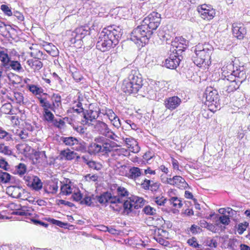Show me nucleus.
Returning <instances> with one entry per match:
<instances>
[{
    "instance_id": "obj_1",
    "label": "nucleus",
    "mask_w": 250,
    "mask_h": 250,
    "mask_svg": "<svg viewBox=\"0 0 250 250\" xmlns=\"http://www.w3.org/2000/svg\"><path fill=\"white\" fill-rule=\"evenodd\" d=\"M161 21L159 13H151L143 20L141 25L133 29L130 35V40L143 46L148 42L153 31L159 26Z\"/></svg>"
},
{
    "instance_id": "obj_2",
    "label": "nucleus",
    "mask_w": 250,
    "mask_h": 250,
    "mask_svg": "<svg viewBox=\"0 0 250 250\" xmlns=\"http://www.w3.org/2000/svg\"><path fill=\"white\" fill-rule=\"evenodd\" d=\"M123 34L119 26H110L104 28L100 33L96 47L102 52H105L115 47L119 43Z\"/></svg>"
},
{
    "instance_id": "obj_3",
    "label": "nucleus",
    "mask_w": 250,
    "mask_h": 250,
    "mask_svg": "<svg viewBox=\"0 0 250 250\" xmlns=\"http://www.w3.org/2000/svg\"><path fill=\"white\" fill-rule=\"evenodd\" d=\"M117 195H112L111 193L106 191L100 195L96 196V199L101 204L105 205L110 203L109 208L115 211L120 212L122 210L123 201L126 200L129 195V192L123 187H118L116 190Z\"/></svg>"
},
{
    "instance_id": "obj_4",
    "label": "nucleus",
    "mask_w": 250,
    "mask_h": 250,
    "mask_svg": "<svg viewBox=\"0 0 250 250\" xmlns=\"http://www.w3.org/2000/svg\"><path fill=\"white\" fill-rule=\"evenodd\" d=\"M233 70L230 73L229 75H226V73H228V71L226 68L223 67L222 69L223 71L220 81L224 80L231 83L230 86H233V88L231 90H236L238 88L239 85L244 82L247 78L246 73V67L243 65L237 64L235 62L233 65Z\"/></svg>"
},
{
    "instance_id": "obj_5",
    "label": "nucleus",
    "mask_w": 250,
    "mask_h": 250,
    "mask_svg": "<svg viewBox=\"0 0 250 250\" xmlns=\"http://www.w3.org/2000/svg\"><path fill=\"white\" fill-rule=\"evenodd\" d=\"M143 85V79L138 70H131L128 77L124 80L122 89L125 93L136 94L141 91Z\"/></svg>"
},
{
    "instance_id": "obj_6",
    "label": "nucleus",
    "mask_w": 250,
    "mask_h": 250,
    "mask_svg": "<svg viewBox=\"0 0 250 250\" xmlns=\"http://www.w3.org/2000/svg\"><path fill=\"white\" fill-rule=\"evenodd\" d=\"M213 50V48L208 43L199 44L194 50L195 56H193V62L197 65L204 63L209 65L211 64V55Z\"/></svg>"
},
{
    "instance_id": "obj_7",
    "label": "nucleus",
    "mask_w": 250,
    "mask_h": 250,
    "mask_svg": "<svg viewBox=\"0 0 250 250\" xmlns=\"http://www.w3.org/2000/svg\"><path fill=\"white\" fill-rule=\"evenodd\" d=\"M110 145L108 139L104 137L98 136L95 138L94 142L88 146V152L91 155L101 153L108 154L111 152Z\"/></svg>"
},
{
    "instance_id": "obj_8",
    "label": "nucleus",
    "mask_w": 250,
    "mask_h": 250,
    "mask_svg": "<svg viewBox=\"0 0 250 250\" xmlns=\"http://www.w3.org/2000/svg\"><path fill=\"white\" fill-rule=\"evenodd\" d=\"M90 28L87 25H84L79 27L75 29L71 33V37L70 42L71 44H76L78 47H81L82 45L83 39L90 34Z\"/></svg>"
},
{
    "instance_id": "obj_9",
    "label": "nucleus",
    "mask_w": 250,
    "mask_h": 250,
    "mask_svg": "<svg viewBox=\"0 0 250 250\" xmlns=\"http://www.w3.org/2000/svg\"><path fill=\"white\" fill-rule=\"evenodd\" d=\"M183 51L173 50L172 53L166 59L165 65L169 69H174L180 64L181 61L184 59Z\"/></svg>"
},
{
    "instance_id": "obj_10",
    "label": "nucleus",
    "mask_w": 250,
    "mask_h": 250,
    "mask_svg": "<svg viewBox=\"0 0 250 250\" xmlns=\"http://www.w3.org/2000/svg\"><path fill=\"white\" fill-rule=\"evenodd\" d=\"M204 97L206 99L205 104L208 106L214 105L218 108L219 106V96L217 91L211 87H207L204 93Z\"/></svg>"
},
{
    "instance_id": "obj_11",
    "label": "nucleus",
    "mask_w": 250,
    "mask_h": 250,
    "mask_svg": "<svg viewBox=\"0 0 250 250\" xmlns=\"http://www.w3.org/2000/svg\"><path fill=\"white\" fill-rule=\"evenodd\" d=\"M34 53H31V55L33 57V59L27 60L26 63L34 71H39L43 66L42 62L40 61L43 55L42 51H38L36 54V57L33 56Z\"/></svg>"
},
{
    "instance_id": "obj_12",
    "label": "nucleus",
    "mask_w": 250,
    "mask_h": 250,
    "mask_svg": "<svg viewBox=\"0 0 250 250\" xmlns=\"http://www.w3.org/2000/svg\"><path fill=\"white\" fill-rule=\"evenodd\" d=\"M100 110L94 111L92 110H86L85 112H83V120H82L83 125H86L88 126L93 125L94 123L92 122L96 120L98 118L99 115Z\"/></svg>"
},
{
    "instance_id": "obj_13",
    "label": "nucleus",
    "mask_w": 250,
    "mask_h": 250,
    "mask_svg": "<svg viewBox=\"0 0 250 250\" xmlns=\"http://www.w3.org/2000/svg\"><path fill=\"white\" fill-rule=\"evenodd\" d=\"M121 205H122V213L125 215H129L130 213L134 212L135 210L138 209L139 207V206L134 205L133 200L131 197L127 198Z\"/></svg>"
},
{
    "instance_id": "obj_14",
    "label": "nucleus",
    "mask_w": 250,
    "mask_h": 250,
    "mask_svg": "<svg viewBox=\"0 0 250 250\" xmlns=\"http://www.w3.org/2000/svg\"><path fill=\"white\" fill-rule=\"evenodd\" d=\"M189 41L184 38L183 37H176L173 41L171 42V45L175 47L174 49L176 50H180L183 51V55H185V49L188 46Z\"/></svg>"
},
{
    "instance_id": "obj_15",
    "label": "nucleus",
    "mask_w": 250,
    "mask_h": 250,
    "mask_svg": "<svg viewBox=\"0 0 250 250\" xmlns=\"http://www.w3.org/2000/svg\"><path fill=\"white\" fill-rule=\"evenodd\" d=\"M232 34L238 39L241 40L246 34V29L243 24L236 22L232 24Z\"/></svg>"
},
{
    "instance_id": "obj_16",
    "label": "nucleus",
    "mask_w": 250,
    "mask_h": 250,
    "mask_svg": "<svg viewBox=\"0 0 250 250\" xmlns=\"http://www.w3.org/2000/svg\"><path fill=\"white\" fill-rule=\"evenodd\" d=\"M182 101L178 96H172L167 98L165 100V105L167 109L173 110L178 107Z\"/></svg>"
},
{
    "instance_id": "obj_17",
    "label": "nucleus",
    "mask_w": 250,
    "mask_h": 250,
    "mask_svg": "<svg viewBox=\"0 0 250 250\" xmlns=\"http://www.w3.org/2000/svg\"><path fill=\"white\" fill-rule=\"evenodd\" d=\"M206 7H207V4H203L200 8H198V11L202 19L210 20L215 16V11L214 9H208L207 10Z\"/></svg>"
},
{
    "instance_id": "obj_18",
    "label": "nucleus",
    "mask_w": 250,
    "mask_h": 250,
    "mask_svg": "<svg viewBox=\"0 0 250 250\" xmlns=\"http://www.w3.org/2000/svg\"><path fill=\"white\" fill-rule=\"evenodd\" d=\"M93 125L96 131L104 136H105L109 132V128L107 125L104 122L95 121V124Z\"/></svg>"
},
{
    "instance_id": "obj_19",
    "label": "nucleus",
    "mask_w": 250,
    "mask_h": 250,
    "mask_svg": "<svg viewBox=\"0 0 250 250\" xmlns=\"http://www.w3.org/2000/svg\"><path fill=\"white\" fill-rule=\"evenodd\" d=\"M7 189L8 194L12 197L16 198H20L21 192H23L21 188L17 186H9Z\"/></svg>"
},
{
    "instance_id": "obj_20",
    "label": "nucleus",
    "mask_w": 250,
    "mask_h": 250,
    "mask_svg": "<svg viewBox=\"0 0 250 250\" xmlns=\"http://www.w3.org/2000/svg\"><path fill=\"white\" fill-rule=\"evenodd\" d=\"M32 209L28 207L21 205L19 210L13 211L11 214L20 216H31L32 214Z\"/></svg>"
},
{
    "instance_id": "obj_21",
    "label": "nucleus",
    "mask_w": 250,
    "mask_h": 250,
    "mask_svg": "<svg viewBox=\"0 0 250 250\" xmlns=\"http://www.w3.org/2000/svg\"><path fill=\"white\" fill-rule=\"evenodd\" d=\"M7 49L0 47V60L1 62L2 65L5 67L11 60L10 58L7 53Z\"/></svg>"
},
{
    "instance_id": "obj_22",
    "label": "nucleus",
    "mask_w": 250,
    "mask_h": 250,
    "mask_svg": "<svg viewBox=\"0 0 250 250\" xmlns=\"http://www.w3.org/2000/svg\"><path fill=\"white\" fill-rule=\"evenodd\" d=\"M174 181L173 186L179 188H186L188 184L185 180L180 176H174L173 177Z\"/></svg>"
},
{
    "instance_id": "obj_23",
    "label": "nucleus",
    "mask_w": 250,
    "mask_h": 250,
    "mask_svg": "<svg viewBox=\"0 0 250 250\" xmlns=\"http://www.w3.org/2000/svg\"><path fill=\"white\" fill-rule=\"evenodd\" d=\"M4 68L6 69H13L17 72L22 70L21 63L17 61L10 60Z\"/></svg>"
},
{
    "instance_id": "obj_24",
    "label": "nucleus",
    "mask_w": 250,
    "mask_h": 250,
    "mask_svg": "<svg viewBox=\"0 0 250 250\" xmlns=\"http://www.w3.org/2000/svg\"><path fill=\"white\" fill-rule=\"evenodd\" d=\"M143 174L142 169H141L138 167H131L129 170L128 177L130 179L135 180Z\"/></svg>"
},
{
    "instance_id": "obj_25",
    "label": "nucleus",
    "mask_w": 250,
    "mask_h": 250,
    "mask_svg": "<svg viewBox=\"0 0 250 250\" xmlns=\"http://www.w3.org/2000/svg\"><path fill=\"white\" fill-rule=\"evenodd\" d=\"M29 186L35 190L38 191L42 188V183L38 177L33 176Z\"/></svg>"
},
{
    "instance_id": "obj_26",
    "label": "nucleus",
    "mask_w": 250,
    "mask_h": 250,
    "mask_svg": "<svg viewBox=\"0 0 250 250\" xmlns=\"http://www.w3.org/2000/svg\"><path fill=\"white\" fill-rule=\"evenodd\" d=\"M76 154V153L69 149L63 150L61 151L60 157L61 159L65 158L67 160H71L75 158Z\"/></svg>"
},
{
    "instance_id": "obj_27",
    "label": "nucleus",
    "mask_w": 250,
    "mask_h": 250,
    "mask_svg": "<svg viewBox=\"0 0 250 250\" xmlns=\"http://www.w3.org/2000/svg\"><path fill=\"white\" fill-rule=\"evenodd\" d=\"M72 149L82 153H84L86 152V143L82 140L79 141L77 139V142L75 144Z\"/></svg>"
},
{
    "instance_id": "obj_28",
    "label": "nucleus",
    "mask_w": 250,
    "mask_h": 250,
    "mask_svg": "<svg viewBox=\"0 0 250 250\" xmlns=\"http://www.w3.org/2000/svg\"><path fill=\"white\" fill-rule=\"evenodd\" d=\"M62 141L65 145L71 146L72 149L75 144L77 142V139L73 137H63Z\"/></svg>"
},
{
    "instance_id": "obj_29",
    "label": "nucleus",
    "mask_w": 250,
    "mask_h": 250,
    "mask_svg": "<svg viewBox=\"0 0 250 250\" xmlns=\"http://www.w3.org/2000/svg\"><path fill=\"white\" fill-rule=\"evenodd\" d=\"M12 176L6 172H2L0 170V180L3 184L10 183L12 179Z\"/></svg>"
},
{
    "instance_id": "obj_30",
    "label": "nucleus",
    "mask_w": 250,
    "mask_h": 250,
    "mask_svg": "<svg viewBox=\"0 0 250 250\" xmlns=\"http://www.w3.org/2000/svg\"><path fill=\"white\" fill-rule=\"evenodd\" d=\"M0 139L6 141H9L12 140L11 134L6 131L2 127L0 126Z\"/></svg>"
},
{
    "instance_id": "obj_31",
    "label": "nucleus",
    "mask_w": 250,
    "mask_h": 250,
    "mask_svg": "<svg viewBox=\"0 0 250 250\" xmlns=\"http://www.w3.org/2000/svg\"><path fill=\"white\" fill-rule=\"evenodd\" d=\"M43 119L49 123H51L55 118L53 114L49 110H46L43 111Z\"/></svg>"
},
{
    "instance_id": "obj_32",
    "label": "nucleus",
    "mask_w": 250,
    "mask_h": 250,
    "mask_svg": "<svg viewBox=\"0 0 250 250\" xmlns=\"http://www.w3.org/2000/svg\"><path fill=\"white\" fill-rule=\"evenodd\" d=\"M52 104L54 109L58 108L61 104V97L58 94H53L52 97Z\"/></svg>"
},
{
    "instance_id": "obj_33",
    "label": "nucleus",
    "mask_w": 250,
    "mask_h": 250,
    "mask_svg": "<svg viewBox=\"0 0 250 250\" xmlns=\"http://www.w3.org/2000/svg\"><path fill=\"white\" fill-rule=\"evenodd\" d=\"M47 221L51 223V224L58 226L62 228L65 229L67 228V227L69 226V224L67 223H64L61 221L54 219L53 218H49L47 219Z\"/></svg>"
},
{
    "instance_id": "obj_34",
    "label": "nucleus",
    "mask_w": 250,
    "mask_h": 250,
    "mask_svg": "<svg viewBox=\"0 0 250 250\" xmlns=\"http://www.w3.org/2000/svg\"><path fill=\"white\" fill-rule=\"evenodd\" d=\"M72 188L69 184H63L61 187V192L62 195H69L72 193Z\"/></svg>"
},
{
    "instance_id": "obj_35",
    "label": "nucleus",
    "mask_w": 250,
    "mask_h": 250,
    "mask_svg": "<svg viewBox=\"0 0 250 250\" xmlns=\"http://www.w3.org/2000/svg\"><path fill=\"white\" fill-rule=\"evenodd\" d=\"M15 171V173H17L20 175H23L26 171V166L24 164L20 163L16 167Z\"/></svg>"
},
{
    "instance_id": "obj_36",
    "label": "nucleus",
    "mask_w": 250,
    "mask_h": 250,
    "mask_svg": "<svg viewBox=\"0 0 250 250\" xmlns=\"http://www.w3.org/2000/svg\"><path fill=\"white\" fill-rule=\"evenodd\" d=\"M28 89L33 94L35 95H39L43 92V89L37 85L31 84L28 85Z\"/></svg>"
},
{
    "instance_id": "obj_37",
    "label": "nucleus",
    "mask_w": 250,
    "mask_h": 250,
    "mask_svg": "<svg viewBox=\"0 0 250 250\" xmlns=\"http://www.w3.org/2000/svg\"><path fill=\"white\" fill-rule=\"evenodd\" d=\"M58 181L57 182H53L49 184V189L50 190L49 191H48L47 189L44 188V191L45 192L47 193H51L52 194H55L57 192L58 189Z\"/></svg>"
},
{
    "instance_id": "obj_38",
    "label": "nucleus",
    "mask_w": 250,
    "mask_h": 250,
    "mask_svg": "<svg viewBox=\"0 0 250 250\" xmlns=\"http://www.w3.org/2000/svg\"><path fill=\"white\" fill-rule=\"evenodd\" d=\"M169 202L173 206L176 208H180L182 206V201L177 197H173L170 198Z\"/></svg>"
},
{
    "instance_id": "obj_39",
    "label": "nucleus",
    "mask_w": 250,
    "mask_h": 250,
    "mask_svg": "<svg viewBox=\"0 0 250 250\" xmlns=\"http://www.w3.org/2000/svg\"><path fill=\"white\" fill-rule=\"evenodd\" d=\"M133 200V203H134V205L139 206L138 207V208H141L142 206L144 205L145 200L142 198L134 196L131 197Z\"/></svg>"
},
{
    "instance_id": "obj_40",
    "label": "nucleus",
    "mask_w": 250,
    "mask_h": 250,
    "mask_svg": "<svg viewBox=\"0 0 250 250\" xmlns=\"http://www.w3.org/2000/svg\"><path fill=\"white\" fill-rule=\"evenodd\" d=\"M71 75L74 80L77 83L80 82L83 79V77L81 74L80 72L77 70L72 72Z\"/></svg>"
},
{
    "instance_id": "obj_41",
    "label": "nucleus",
    "mask_w": 250,
    "mask_h": 250,
    "mask_svg": "<svg viewBox=\"0 0 250 250\" xmlns=\"http://www.w3.org/2000/svg\"><path fill=\"white\" fill-rule=\"evenodd\" d=\"M0 9L4 13V14L10 16L13 15V12H12L11 8L5 4H2L0 6Z\"/></svg>"
},
{
    "instance_id": "obj_42",
    "label": "nucleus",
    "mask_w": 250,
    "mask_h": 250,
    "mask_svg": "<svg viewBox=\"0 0 250 250\" xmlns=\"http://www.w3.org/2000/svg\"><path fill=\"white\" fill-rule=\"evenodd\" d=\"M249 226V223L245 222V223H240L238 225L237 228V231L239 234H242L246 229Z\"/></svg>"
},
{
    "instance_id": "obj_43",
    "label": "nucleus",
    "mask_w": 250,
    "mask_h": 250,
    "mask_svg": "<svg viewBox=\"0 0 250 250\" xmlns=\"http://www.w3.org/2000/svg\"><path fill=\"white\" fill-rule=\"evenodd\" d=\"M143 210L145 214L149 215H153L155 213L156 211V210L154 208L151 207L149 206H146L143 208Z\"/></svg>"
},
{
    "instance_id": "obj_44",
    "label": "nucleus",
    "mask_w": 250,
    "mask_h": 250,
    "mask_svg": "<svg viewBox=\"0 0 250 250\" xmlns=\"http://www.w3.org/2000/svg\"><path fill=\"white\" fill-rule=\"evenodd\" d=\"M51 123H52L54 126L58 128H61L65 125V123L62 120L59 119V120H58L57 119H55V118Z\"/></svg>"
},
{
    "instance_id": "obj_45",
    "label": "nucleus",
    "mask_w": 250,
    "mask_h": 250,
    "mask_svg": "<svg viewBox=\"0 0 250 250\" xmlns=\"http://www.w3.org/2000/svg\"><path fill=\"white\" fill-rule=\"evenodd\" d=\"M87 165L89 167L96 170H100L101 168V165L92 160H90Z\"/></svg>"
},
{
    "instance_id": "obj_46",
    "label": "nucleus",
    "mask_w": 250,
    "mask_h": 250,
    "mask_svg": "<svg viewBox=\"0 0 250 250\" xmlns=\"http://www.w3.org/2000/svg\"><path fill=\"white\" fill-rule=\"evenodd\" d=\"M0 153H2L6 155H10L11 153V151L9 149L8 146H5L3 144H0Z\"/></svg>"
},
{
    "instance_id": "obj_47",
    "label": "nucleus",
    "mask_w": 250,
    "mask_h": 250,
    "mask_svg": "<svg viewBox=\"0 0 250 250\" xmlns=\"http://www.w3.org/2000/svg\"><path fill=\"white\" fill-rule=\"evenodd\" d=\"M92 198L89 196H85L83 200L80 202L82 205H85L87 206H90L92 204Z\"/></svg>"
},
{
    "instance_id": "obj_48",
    "label": "nucleus",
    "mask_w": 250,
    "mask_h": 250,
    "mask_svg": "<svg viewBox=\"0 0 250 250\" xmlns=\"http://www.w3.org/2000/svg\"><path fill=\"white\" fill-rule=\"evenodd\" d=\"M219 220L222 224L225 225H229L230 222L229 217L226 215L220 216L219 218Z\"/></svg>"
},
{
    "instance_id": "obj_49",
    "label": "nucleus",
    "mask_w": 250,
    "mask_h": 250,
    "mask_svg": "<svg viewBox=\"0 0 250 250\" xmlns=\"http://www.w3.org/2000/svg\"><path fill=\"white\" fill-rule=\"evenodd\" d=\"M105 137L110 138V139H112L115 142H119V137L110 129L109 132L107 133V135H106Z\"/></svg>"
},
{
    "instance_id": "obj_50",
    "label": "nucleus",
    "mask_w": 250,
    "mask_h": 250,
    "mask_svg": "<svg viewBox=\"0 0 250 250\" xmlns=\"http://www.w3.org/2000/svg\"><path fill=\"white\" fill-rule=\"evenodd\" d=\"M187 243L189 246L195 248H196V247L199 246V244L197 242V239L194 237H192L191 238L189 239L187 241Z\"/></svg>"
},
{
    "instance_id": "obj_51",
    "label": "nucleus",
    "mask_w": 250,
    "mask_h": 250,
    "mask_svg": "<svg viewBox=\"0 0 250 250\" xmlns=\"http://www.w3.org/2000/svg\"><path fill=\"white\" fill-rule=\"evenodd\" d=\"M152 182V181L147 179H145L141 184V187L142 188L145 190H149L151 183Z\"/></svg>"
},
{
    "instance_id": "obj_52",
    "label": "nucleus",
    "mask_w": 250,
    "mask_h": 250,
    "mask_svg": "<svg viewBox=\"0 0 250 250\" xmlns=\"http://www.w3.org/2000/svg\"><path fill=\"white\" fill-rule=\"evenodd\" d=\"M154 201L159 206H164L167 201V199L163 196L161 197L157 196L155 198Z\"/></svg>"
},
{
    "instance_id": "obj_53",
    "label": "nucleus",
    "mask_w": 250,
    "mask_h": 250,
    "mask_svg": "<svg viewBox=\"0 0 250 250\" xmlns=\"http://www.w3.org/2000/svg\"><path fill=\"white\" fill-rule=\"evenodd\" d=\"M205 243H206V246H208L210 248H215L217 246V241L213 239L207 240Z\"/></svg>"
},
{
    "instance_id": "obj_54",
    "label": "nucleus",
    "mask_w": 250,
    "mask_h": 250,
    "mask_svg": "<svg viewBox=\"0 0 250 250\" xmlns=\"http://www.w3.org/2000/svg\"><path fill=\"white\" fill-rule=\"evenodd\" d=\"M0 168L4 169L5 170H8L10 168V166L8 163L5 161L3 159H0Z\"/></svg>"
},
{
    "instance_id": "obj_55",
    "label": "nucleus",
    "mask_w": 250,
    "mask_h": 250,
    "mask_svg": "<svg viewBox=\"0 0 250 250\" xmlns=\"http://www.w3.org/2000/svg\"><path fill=\"white\" fill-rule=\"evenodd\" d=\"M160 188V184L158 182H152L151 183L149 190L152 192H156Z\"/></svg>"
},
{
    "instance_id": "obj_56",
    "label": "nucleus",
    "mask_w": 250,
    "mask_h": 250,
    "mask_svg": "<svg viewBox=\"0 0 250 250\" xmlns=\"http://www.w3.org/2000/svg\"><path fill=\"white\" fill-rule=\"evenodd\" d=\"M72 198H73V200L76 202L78 201H81L83 198V195L79 191L76 193H74L72 195Z\"/></svg>"
},
{
    "instance_id": "obj_57",
    "label": "nucleus",
    "mask_w": 250,
    "mask_h": 250,
    "mask_svg": "<svg viewBox=\"0 0 250 250\" xmlns=\"http://www.w3.org/2000/svg\"><path fill=\"white\" fill-rule=\"evenodd\" d=\"M42 106L43 107V111H44L46 110H49V109L54 111H55L54 106L53 105V104H50V103L48 101H47L46 102H45V104H44L43 105H42Z\"/></svg>"
},
{
    "instance_id": "obj_58",
    "label": "nucleus",
    "mask_w": 250,
    "mask_h": 250,
    "mask_svg": "<svg viewBox=\"0 0 250 250\" xmlns=\"http://www.w3.org/2000/svg\"><path fill=\"white\" fill-rule=\"evenodd\" d=\"M57 204L58 205H60V204L64 205L65 206H67L69 207H74L75 205L72 203H71L68 201H66L62 199L58 200L57 201Z\"/></svg>"
},
{
    "instance_id": "obj_59",
    "label": "nucleus",
    "mask_w": 250,
    "mask_h": 250,
    "mask_svg": "<svg viewBox=\"0 0 250 250\" xmlns=\"http://www.w3.org/2000/svg\"><path fill=\"white\" fill-rule=\"evenodd\" d=\"M13 15L16 17L20 21H22L24 20V18L22 14L18 11H14L13 12Z\"/></svg>"
},
{
    "instance_id": "obj_60",
    "label": "nucleus",
    "mask_w": 250,
    "mask_h": 250,
    "mask_svg": "<svg viewBox=\"0 0 250 250\" xmlns=\"http://www.w3.org/2000/svg\"><path fill=\"white\" fill-rule=\"evenodd\" d=\"M111 122H112L113 125L118 128L120 127L121 125L120 120L117 116L116 117V118L112 119Z\"/></svg>"
},
{
    "instance_id": "obj_61",
    "label": "nucleus",
    "mask_w": 250,
    "mask_h": 250,
    "mask_svg": "<svg viewBox=\"0 0 250 250\" xmlns=\"http://www.w3.org/2000/svg\"><path fill=\"white\" fill-rule=\"evenodd\" d=\"M105 114L107 115L110 121H111L112 119L116 118L117 116L113 111L111 109L106 110Z\"/></svg>"
},
{
    "instance_id": "obj_62",
    "label": "nucleus",
    "mask_w": 250,
    "mask_h": 250,
    "mask_svg": "<svg viewBox=\"0 0 250 250\" xmlns=\"http://www.w3.org/2000/svg\"><path fill=\"white\" fill-rule=\"evenodd\" d=\"M227 213L228 214V217H236L237 214V212L232 209V208H227Z\"/></svg>"
},
{
    "instance_id": "obj_63",
    "label": "nucleus",
    "mask_w": 250,
    "mask_h": 250,
    "mask_svg": "<svg viewBox=\"0 0 250 250\" xmlns=\"http://www.w3.org/2000/svg\"><path fill=\"white\" fill-rule=\"evenodd\" d=\"M85 179L87 181H92L94 182H96L97 181L98 176V175L96 174H93L92 175H91L90 174H87L85 176Z\"/></svg>"
},
{
    "instance_id": "obj_64",
    "label": "nucleus",
    "mask_w": 250,
    "mask_h": 250,
    "mask_svg": "<svg viewBox=\"0 0 250 250\" xmlns=\"http://www.w3.org/2000/svg\"><path fill=\"white\" fill-rule=\"evenodd\" d=\"M200 229V228L195 225H191L190 228V230L192 232L193 234H196L199 232V230Z\"/></svg>"
}]
</instances>
